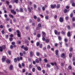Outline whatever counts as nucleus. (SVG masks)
<instances>
[{"label": "nucleus", "instance_id": "nucleus-25", "mask_svg": "<svg viewBox=\"0 0 75 75\" xmlns=\"http://www.w3.org/2000/svg\"><path fill=\"white\" fill-rule=\"evenodd\" d=\"M37 5L35 4H34L33 5V7L34 8H35V9L37 8Z\"/></svg>", "mask_w": 75, "mask_h": 75}, {"label": "nucleus", "instance_id": "nucleus-17", "mask_svg": "<svg viewBox=\"0 0 75 75\" xmlns=\"http://www.w3.org/2000/svg\"><path fill=\"white\" fill-rule=\"evenodd\" d=\"M24 50H25V51H27L28 50V47H25L24 48Z\"/></svg>", "mask_w": 75, "mask_h": 75}, {"label": "nucleus", "instance_id": "nucleus-43", "mask_svg": "<svg viewBox=\"0 0 75 75\" xmlns=\"http://www.w3.org/2000/svg\"><path fill=\"white\" fill-rule=\"evenodd\" d=\"M8 30L9 32H11V29L9 28L8 29Z\"/></svg>", "mask_w": 75, "mask_h": 75}, {"label": "nucleus", "instance_id": "nucleus-12", "mask_svg": "<svg viewBox=\"0 0 75 75\" xmlns=\"http://www.w3.org/2000/svg\"><path fill=\"white\" fill-rule=\"evenodd\" d=\"M59 21L60 22H63V21L64 20V19L62 17H61L59 19Z\"/></svg>", "mask_w": 75, "mask_h": 75}, {"label": "nucleus", "instance_id": "nucleus-2", "mask_svg": "<svg viewBox=\"0 0 75 75\" xmlns=\"http://www.w3.org/2000/svg\"><path fill=\"white\" fill-rule=\"evenodd\" d=\"M6 48V46L4 45H3L2 47H0V51L1 52H2L3 50H4Z\"/></svg>", "mask_w": 75, "mask_h": 75}, {"label": "nucleus", "instance_id": "nucleus-62", "mask_svg": "<svg viewBox=\"0 0 75 75\" xmlns=\"http://www.w3.org/2000/svg\"><path fill=\"white\" fill-rule=\"evenodd\" d=\"M66 8L68 9V8H69V6H66Z\"/></svg>", "mask_w": 75, "mask_h": 75}, {"label": "nucleus", "instance_id": "nucleus-64", "mask_svg": "<svg viewBox=\"0 0 75 75\" xmlns=\"http://www.w3.org/2000/svg\"><path fill=\"white\" fill-rule=\"evenodd\" d=\"M73 61H75V58L74 57L73 58Z\"/></svg>", "mask_w": 75, "mask_h": 75}, {"label": "nucleus", "instance_id": "nucleus-34", "mask_svg": "<svg viewBox=\"0 0 75 75\" xmlns=\"http://www.w3.org/2000/svg\"><path fill=\"white\" fill-rule=\"evenodd\" d=\"M20 11L21 12H23V8H20Z\"/></svg>", "mask_w": 75, "mask_h": 75}, {"label": "nucleus", "instance_id": "nucleus-32", "mask_svg": "<svg viewBox=\"0 0 75 75\" xmlns=\"http://www.w3.org/2000/svg\"><path fill=\"white\" fill-rule=\"evenodd\" d=\"M41 17V18H43L44 17V16H43L42 14H40L39 15Z\"/></svg>", "mask_w": 75, "mask_h": 75}, {"label": "nucleus", "instance_id": "nucleus-35", "mask_svg": "<svg viewBox=\"0 0 75 75\" xmlns=\"http://www.w3.org/2000/svg\"><path fill=\"white\" fill-rule=\"evenodd\" d=\"M13 40V38H9V40L10 41H12Z\"/></svg>", "mask_w": 75, "mask_h": 75}, {"label": "nucleus", "instance_id": "nucleus-5", "mask_svg": "<svg viewBox=\"0 0 75 75\" xmlns=\"http://www.w3.org/2000/svg\"><path fill=\"white\" fill-rule=\"evenodd\" d=\"M50 7L51 8H55L57 7V5L55 4L54 5H51Z\"/></svg>", "mask_w": 75, "mask_h": 75}, {"label": "nucleus", "instance_id": "nucleus-58", "mask_svg": "<svg viewBox=\"0 0 75 75\" xmlns=\"http://www.w3.org/2000/svg\"><path fill=\"white\" fill-rule=\"evenodd\" d=\"M32 71H33V72H34V71H35V68H33L32 69Z\"/></svg>", "mask_w": 75, "mask_h": 75}, {"label": "nucleus", "instance_id": "nucleus-57", "mask_svg": "<svg viewBox=\"0 0 75 75\" xmlns=\"http://www.w3.org/2000/svg\"><path fill=\"white\" fill-rule=\"evenodd\" d=\"M8 53L10 55H11V52L10 51H8Z\"/></svg>", "mask_w": 75, "mask_h": 75}, {"label": "nucleus", "instance_id": "nucleus-27", "mask_svg": "<svg viewBox=\"0 0 75 75\" xmlns=\"http://www.w3.org/2000/svg\"><path fill=\"white\" fill-rule=\"evenodd\" d=\"M70 51H73V48L72 47H70L69 49Z\"/></svg>", "mask_w": 75, "mask_h": 75}, {"label": "nucleus", "instance_id": "nucleus-50", "mask_svg": "<svg viewBox=\"0 0 75 75\" xmlns=\"http://www.w3.org/2000/svg\"><path fill=\"white\" fill-rule=\"evenodd\" d=\"M68 69H71V66H69Z\"/></svg>", "mask_w": 75, "mask_h": 75}, {"label": "nucleus", "instance_id": "nucleus-47", "mask_svg": "<svg viewBox=\"0 0 75 75\" xmlns=\"http://www.w3.org/2000/svg\"><path fill=\"white\" fill-rule=\"evenodd\" d=\"M42 34L43 35H44L45 36V33L44 32H42Z\"/></svg>", "mask_w": 75, "mask_h": 75}, {"label": "nucleus", "instance_id": "nucleus-38", "mask_svg": "<svg viewBox=\"0 0 75 75\" xmlns=\"http://www.w3.org/2000/svg\"><path fill=\"white\" fill-rule=\"evenodd\" d=\"M47 67H50L51 66H50V65L49 64H47Z\"/></svg>", "mask_w": 75, "mask_h": 75}, {"label": "nucleus", "instance_id": "nucleus-9", "mask_svg": "<svg viewBox=\"0 0 75 75\" xmlns=\"http://www.w3.org/2000/svg\"><path fill=\"white\" fill-rule=\"evenodd\" d=\"M54 33H55V34H56V35H59V34H60V32H57V31L56 30H54Z\"/></svg>", "mask_w": 75, "mask_h": 75}, {"label": "nucleus", "instance_id": "nucleus-45", "mask_svg": "<svg viewBox=\"0 0 75 75\" xmlns=\"http://www.w3.org/2000/svg\"><path fill=\"white\" fill-rule=\"evenodd\" d=\"M45 41H46V42L48 43V42H49V40L48 39H47Z\"/></svg>", "mask_w": 75, "mask_h": 75}, {"label": "nucleus", "instance_id": "nucleus-55", "mask_svg": "<svg viewBox=\"0 0 75 75\" xmlns=\"http://www.w3.org/2000/svg\"><path fill=\"white\" fill-rule=\"evenodd\" d=\"M64 40L65 42H67V41H68V40L66 38Z\"/></svg>", "mask_w": 75, "mask_h": 75}, {"label": "nucleus", "instance_id": "nucleus-21", "mask_svg": "<svg viewBox=\"0 0 75 75\" xmlns=\"http://www.w3.org/2000/svg\"><path fill=\"white\" fill-rule=\"evenodd\" d=\"M30 56L32 57L33 55V53L32 52H30Z\"/></svg>", "mask_w": 75, "mask_h": 75}, {"label": "nucleus", "instance_id": "nucleus-3", "mask_svg": "<svg viewBox=\"0 0 75 75\" xmlns=\"http://www.w3.org/2000/svg\"><path fill=\"white\" fill-rule=\"evenodd\" d=\"M6 60V56H3L2 59H1V61L2 62H5Z\"/></svg>", "mask_w": 75, "mask_h": 75}, {"label": "nucleus", "instance_id": "nucleus-41", "mask_svg": "<svg viewBox=\"0 0 75 75\" xmlns=\"http://www.w3.org/2000/svg\"><path fill=\"white\" fill-rule=\"evenodd\" d=\"M14 1H15V2L16 3H18V0H14Z\"/></svg>", "mask_w": 75, "mask_h": 75}, {"label": "nucleus", "instance_id": "nucleus-46", "mask_svg": "<svg viewBox=\"0 0 75 75\" xmlns=\"http://www.w3.org/2000/svg\"><path fill=\"white\" fill-rule=\"evenodd\" d=\"M37 20L38 22H39V21H40V19L39 18H38Z\"/></svg>", "mask_w": 75, "mask_h": 75}, {"label": "nucleus", "instance_id": "nucleus-49", "mask_svg": "<svg viewBox=\"0 0 75 75\" xmlns=\"http://www.w3.org/2000/svg\"><path fill=\"white\" fill-rule=\"evenodd\" d=\"M72 20L73 21H75V18L74 17H73L72 18Z\"/></svg>", "mask_w": 75, "mask_h": 75}, {"label": "nucleus", "instance_id": "nucleus-53", "mask_svg": "<svg viewBox=\"0 0 75 75\" xmlns=\"http://www.w3.org/2000/svg\"><path fill=\"white\" fill-rule=\"evenodd\" d=\"M11 44H12V45H14V44H15V42H12L11 43Z\"/></svg>", "mask_w": 75, "mask_h": 75}, {"label": "nucleus", "instance_id": "nucleus-37", "mask_svg": "<svg viewBox=\"0 0 75 75\" xmlns=\"http://www.w3.org/2000/svg\"><path fill=\"white\" fill-rule=\"evenodd\" d=\"M39 27H41V24L40 23H39L38 24Z\"/></svg>", "mask_w": 75, "mask_h": 75}, {"label": "nucleus", "instance_id": "nucleus-24", "mask_svg": "<svg viewBox=\"0 0 75 75\" xmlns=\"http://www.w3.org/2000/svg\"><path fill=\"white\" fill-rule=\"evenodd\" d=\"M9 16L11 18H13V16L12 15L10 14L9 15Z\"/></svg>", "mask_w": 75, "mask_h": 75}, {"label": "nucleus", "instance_id": "nucleus-61", "mask_svg": "<svg viewBox=\"0 0 75 75\" xmlns=\"http://www.w3.org/2000/svg\"><path fill=\"white\" fill-rule=\"evenodd\" d=\"M70 16L71 17H72V16H73V14L71 13L70 14Z\"/></svg>", "mask_w": 75, "mask_h": 75}, {"label": "nucleus", "instance_id": "nucleus-6", "mask_svg": "<svg viewBox=\"0 0 75 75\" xmlns=\"http://www.w3.org/2000/svg\"><path fill=\"white\" fill-rule=\"evenodd\" d=\"M27 8L29 12H31V10H33V7H31L30 8V7L28 6V7Z\"/></svg>", "mask_w": 75, "mask_h": 75}, {"label": "nucleus", "instance_id": "nucleus-14", "mask_svg": "<svg viewBox=\"0 0 75 75\" xmlns=\"http://www.w3.org/2000/svg\"><path fill=\"white\" fill-rule=\"evenodd\" d=\"M11 11L12 13H13V14H16V12L15 11L13 10H11Z\"/></svg>", "mask_w": 75, "mask_h": 75}, {"label": "nucleus", "instance_id": "nucleus-44", "mask_svg": "<svg viewBox=\"0 0 75 75\" xmlns=\"http://www.w3.org/2000/svg\"><path fill=\"white\" fill-rule=\"evenodd\" d=\"M42 9L43 11H44L45 10V6H43L42 7Z\"/></svg>", "mask_w": 75, "mask_h": 75}, {"label": "nucleus", "instance_id": "nucleus-48", "mask_svg": "<svg viewBox=\"0 0 75 75\" xmlns=\"http://www.w3.org/2000/svg\"><path fill=\"white\" fill-rule=\"evenodd\" d=\"M36 55L37 56H39V55H40V53L38 52H36Z\"/></svg>", "mask_w": 75, "mask_h": 75}, {"label": "nucleus", "instance_id": "nucleus-39", "mask_svg": "<svg viewBox=\"0 0 75 75\" xmlns=\"http://www.w3.org/2000/svg\"><path fill=\"white\" fill-rule=\"evenodd\" d=\"M67 27L68 29H70V28H71V27H70V26H69V25H67Z\"/></svg>", "mask_w": 75, "mask_h": 75}, {"label": "nucleus", "instance_id": "nucleus-63", "mask_svg": "<svg viewBox=\"0 0 75 75\" xmlns=\"http://www.w3.org/2000/svg\"><path fill=\"white\" fill-rule=\"evenodd\" d=\"M57 18V16L55 15L54 16V18L55 19H56Z\"/></svg>", "mask_w": 75, "mask_h": 75}, {"label": "nucleus", "instance_id": "nucleus-29", "mask_svg": "<svg viewBox=\"0 0 75 75\" xmlns=\"http://www.w3.org/2000/svg\"><path fill=\"white\" fill-rule=\"evenodd\" d=\"M45 18L46 20H48V16H45Z\"/></svg>", "mask_w": 75, "mask_h": 75}, {"label": "nucleus", "instance_id": "nucleus-52", "mask_svg": "<svg viewBox=\"0 0 75 75\" xmlns=\"http://www.w3.org/2000/svg\"><path fill=\"white\" fill-rule=\"evenodd\" d=\"M44 61L45 62H47V59H44Z\"/></svg>", "mask_w": 75, "mask_h": 75}, {"label": "nucleus", "instance_id": "nucleus-22", "mask_svg": "<svg viewBox=\"0 0 75 75\" xmlns=\"http://www.w3.org/2000/svg\"><path fill=\"white\" fill-rule=\"evenodd\" d=\"M69 58H71V57H72V54L71 53H70L69 54Z\"/></svg>", "mask_w": 75, "mask_h": 75}, {"label": "nucleus", "instance_id": "nucleus-31", "mask_svg": "<svg viewBox=\"0 0 75 75\" xmlns=\"http://www.w3.org/2000/svg\"><path fill=\"white\" fill-rule=\"evenodd\" d=\"M58 38L59 40V41H61V37L59 36L58 37Z\"/></svg>", "mask_w": 75, "mask_h": 75}, {"label": "nucleus", "instance_id": "nucleus-19", "mask_svg": "<svg viewBox=\"0 0 75 75\" xmlns=\"http://www.w3.org/2000/svg\"><path fill=\"white\" fill-rule=\"evenodd\" d=\"M65 19L66 21H68L69 20V17L68 16L66 17H65Z\"/></svg>", "mask_w": 75, "mask_h": 75}, {"label": "nucleus", "instance_id": "nucleus-28", "mask_svg": "<svg viewBox=\"0 0 75 75\" xmlns=\"http://www.w3.org/2000/svg\"><path fill=\"white\" fill-rule=\"evenodd\" d=\"M61 34H63V35H65L66 34L65 32H64L63 31H62L61 32Z\"/></svg>", "mask_w": 75, "mask_h": 75}, {"label": "nucleus", "instance_id": "nucleus-13", "mask_svg": "<svg viewBox=\"0 0 75 75\" xmlns=\"http://www.w3.org/2000/svg\"><path fill=\"white\" fill-rule=\"evenodd\" d=\"M64 13H67L68 11H69V10H67V9H64Z\"/></svg>", "mask_w": 75, "mask_h": 75}, {"label": "nucleus", "instance_id": "nucleus-16", "mask_svg": "<svg viewBox=\"0 0 75 75\" xmlns=\"http://www.w3.org/2000/svg\"><path fill=\"white\" fill-rule=\"evenodd\" d=\"M6 62L7 64H10L11 62V61L9 59H7L6 60Z\"/></svg>", "mask_w": 75, "mask_h": 75}, {"label": "nucleus", "instance_id": "nucleus-26", "mask_svg": "<svg viewBox=\"0 0 75 75\" xmlns=\"http://www.w3.org/2000/svg\"><path fill=\"white\" fill-rule=\"evenodd\" d=\"M60 7V5L59 4H58L57 5V8H59Z\"/></svg>", "mask_w": 75, "mask_h": 75}, {"label": "nucleus", "instance_id": "nucleus-15", "mask_svg": "<svg viewBox=\"0 0 75 75\" xmlns=\"http://www.w3.org/2000/svg\"><path fill=\"white\" fill-rule=\"evenodd\" d=\"M50 64H51V65H52V66H53L54 65H55V66H56V65H57V63L55 62H54L53 63H50Z\"/></svg>", "mask_w": 75, "mask_h": 75}, {"label": "nucleus", "instance_id": "nucleus-40", "mask_svg": "<svg viewBox=\"0 0 75 75\" xmlns=\"http://www.w3.org/2000/svg\"><path fill=\"white\" fill-rule=\"evenodd\" d=\"M18 67L19 68H21V64H20V63L18 64Z\"/></svg>", "mask_w": 75, "mask_h": 75}, {"label": "nucleus", "instance_id": "nucleus-4", "mask_svg": "<svg viewBox=\"0 0 75 75\" xmlns=\"http://www.w3.org/2000/svg\"><path fill=\"white\" fill-rule=\"evenodd\" d=\"M16 32L17 33V35L18 36V37H20L21 36V35H20L21 33H20V31H19V30H17L16 31Z\"/></svg>", "mask_w": 75, "mask_h": 75}, {"label": "nucleus", "instance_id": "nucleus-30", "mask_svg": "<svg viewBox=\"0 0 75 75\" xmlns=\"http://www.w3.org/2000/svg\"><path fill=\"white\" fill-rule=\"evenodd\" d=\"M72 5L73 7H75V3H73L72 4Z\"/></svg>", "mask_w": 75, "mask_h": 75}, {"label": "nucleus", "instance_id": "nucleus-42", "mask_svg": "<svg viewBox=\"0 0 75 75\" xmlns=\"http://www.w3.org/2000/svg\"><path fill=\"white\" fill-rule=\"evenodd\" d=\"M5 38L6 39H8V35H6Z\"/></svg>", "mask_w": 75, "mask_h": 75}, {"label": "nucleus", "instance_id": "nucleus-23", "mask_svg": "<svg viewBox=\"0 0 75 75\" xmlns=\"http://www.w3.org/2000/svg\"><path fill=\"white\" fill-rule=\"evenodd\" d=\"M55 53H56V55H58V50H56L55 51Z\"/></svg>", "mask_w": 75, "mask_h": 75}, {"label": "nucleus", "instance_id": "nucleus-33", "mask_svg": "<svg viewBox=\"0 0 75 75\" xmlns=\"http://www.w3.org/2000/svg\"><path fill=\"white\" fill-rule=\"evenodd\" d=\"M51 47H50V45H48L47 46V49H50Z\"/></svg>", "mask_w": 75, "mask_h": 75}, {"label": "nucleus", "instance_id": "nucleus-10", "mask_svg": "<svg viewBox=\"0 0 75 75\" xmlns=\"http://www.w3.org/2000/svg\"><path fill=\"white\" fill-rule=\"evenodd\" d=\"M13 68V65H11L10 66V67H9V69L10 70H12Z\"/></svg>", "mask_w": 75, "mask_h": 75}, {"label": "nucleus", "instance_id": "nucleus-56", "mask_svg": "<svg viewBox=\"0 0 75 75\" xmlns=\"http://www.w3.org/2000/svg\"><path fill=\"white\" fill-rule=\"evenodd\" d=\"M20 56H23V53L21 52H20Z\"/></svg>", "mask_w": 75, "mask_h": 75}, {"label": "nucleus", "instance_id": "nucleus-1", "mask_svg": "<svg viewBox=\"0 0 75 75\" xmlns=\"http://www.w3.org/2000/svg\"><path fill=\"white\" fill-rule=\"evenodd\" d=\"M42 61V59L41 58L39 57L38 59L35 60V62L36 63H39L40 62Z\"/></svg>", "mask_w": 75, "mask_h": 75}, {"label": "nucleus", "instance_id": "nucleus-20", "mask_svg": "<svg viewBox=\"0 0 75 75\" xmlns=\"http://www.w3.org/2000/svg\"><path fill=\"white\" fill-rule=\"evenodd\" d=\"M67 35L68 37H70V36H71V35L70 34V32H68V33H67Z\"/></svg>", "mask_w": 75, "mask_h": 75}, {"label": "nucleus", "instance_id": "nucleus-18", "mask_svg": "<svg viewBox=\"0 0 75 75\" xmlns=\"http://www.w3.org/2000/svg\"><path fill=\"white\" fill-rule=\"evenodd\" d=\"M37 69L38 71H41V69L40 67H37Z\"/></svg>", "mask_w": 75, "mask_h": 75}, {"label": "nucleus", "instance_id": "nucleus-7", "mask_svg": "<svg viewBox=\"0 0 75 75\" xmlns=\"http://www.w3.org/2000/svg\"><path fill=\"white\" fill-rule=\"evenodd\" d=\"M61 57L62 58H65L66 57V56H65V54L64 53H62L61 55Z\"/></svg>", "mask_w": 75, "mask_h": 75}, {"label": "nucleus", "instance_id": "nucleus-59", "mask_svg": "<svg viewBox=\"0 0 75 75\" xmlns=\"http://www.w3.org/2000/svg\"><path fill=\"white\" fill-rule=\"evenodd\" d=\"M33 17L34 19H36V18H37V16H34Z\"/></svg>", "mask_w": 75, "mask_h": 75}, {"label": "nucleus", "instance_id": "nucleus-36", "mask_svg": "<svg viewBox=\"0 0 75 75\" xmlns=\"http://www.w3.org/2000/svg\"><path fill=\"white\" fill-rule=\"evenodd\" d=\"M14 61L15 62H17V59L16 58H15L14 59Z\"/></svg>", "mask_w": 75, "mask_h": 75}, {"label": "nucleus", "instance_id": "nucleus-11", "mask_svg": "<svg viewBox=\"0 0 75 75\" xmlns=\"http://www.w3.org/2000/svg\"><path fill=\"white\" fill-rule=\"evenodd\" d=\"M17 59L18 61H19L20 60H23V57H20V58H19V57H17Z\"/></svg>", "mask_w": 75, "mask_h": 75}, {"label": "nucleus", "instance_id": "nucleus-51", "mask_svg": "<svg viewBox=\"0 0 75 75\" xmlns=\"http://www.w3.org/2000/svg\"><path fill=\"white\" fill-rule=\"evenodd\" d=\"M45 40V38L44 37H43L42 38V40L43 41H44Z\"/></svg>", "mask_w": 75, "mask_h": 75}, {"label": "nucleus", "instance_id": "nucleus-54", "mask_svg": "<svg viewBox=\"0 0 75 75\" xmlns=\"http://www.w3.org/2000/svg\"><path fill=\"white\" fill-rule=\"evenodd\" d=\"M41 36V35H40V34H38L37 35V37H40V36Z\"/></svg>", "mask_w": 75, "mask_h": 75}, {"label": "nucleus", "instance_id": "nucleus-60", "mask_svg": "<svg viewBox=\"0 0 75 75\" xmlns=\"http://www.w3.org/2000/svg\"><path fill=\"white\" fill-rule=\"evenodd\" d=\"M2 34H4V30H3L2 31Z\"/></svg>", "mask_w": 75, "mask_h": 75}, {"label": "nucleus", "instance_id": "nucleus-8", "mask_svg": "<svg viewBox=\"0 0 75 75\" xmlns=\"http://www.w3.org/2000/svg\"><path fill=\"white\" fill-rule=\"evenodd\" d=\"M40 46V48H42V45L41 44H40V43L39 42H37L36 43V45L37 46H38V45Z\"/></svg>", "mask_w": 75, "mask_h": 75}]
</instances>
